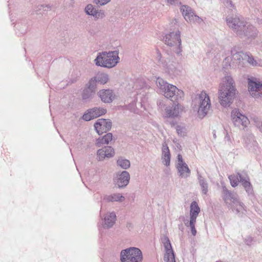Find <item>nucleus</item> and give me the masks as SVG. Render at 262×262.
Returning a JSON list of instances; mask_svg holds the SVG:
<instances>
[{"label":"nucleus","instance_id":"nucleus-1","mask_svg":"<svg viewBox=\"0 0 262 262\" xmlns=\"http://www.w3.org/2000/svg\"><path fill=\"white\" fill-rule=\"evenodd\" d=\"M236 89L234 81L230 76L222 79L218 90V98L221 105L229 106L235 97Z\"/></svg>","mask_w":262,"mask_h":262},{"label":"nucleus","instance_id":"nucleus-2","mask_svg":"<svg viewBox=\"0 0 262 262\" xmlns=\"http://www.w3.org/2000/svg\"><path fill=\"white\" fill-rule=\"evenodd\" d=\"M156 83L160 93H162L166 98L173 102H178L182 100L184 97L183 91L175 85L168 83L160 77L157 78Z\"/></svg>","mask_w":262,"mask_h":262},{"label":"nucleus","instance_id":"nucleus-3","mask_svg":"<svg viewBox=\"0 0 262 262\" xmlns=\"http://www.w3.org/2000/svg\"><path fill=\"white\" fill-rule=\"evenodd\" d=\"M118 54V51H117L99 52L94 60V62L98 67L108 69L114 68L119 61Z\"/></svg>","mask_w":262,"mask_h":262},{"label":"nucleus","instance_id":"nucleus-4","mask_svg":"<svg viewBox=\"0 0 262 262\" xmlns=\"http://www.w3.org/2000/svg\"><path fill=\"white\" fill-rule=\"evenodd\" d=\"M142 251L138 248L130 247L121 251V262H142Z\"/></svg>","mask_w":262,"mask_h":262},{"label":"nucleus","instance_id":"nucleus-5","mask_svg":"<svg viewBox=\"0 0 262 262\" xmlns=\"http://www.w3.org/2000/svg\"><path fill=\"white\" fill-rule=\"evenodd\" d=\"M259 34V31L254 25L246 22L244 28L243 29L239 37L247 42H251L256 38Z\"/></svg>","mask_w":262,"mask_h":262},{"label":"nucleus","instance_id":"nucleus-6","mask_svg":"<svg viewBox=\"0 0 262 262\" xmlns=\"http://www.w3.org/2000/svg\"><path fill=\"white\" fill-rule=\"evenodd\" d=\"M164 40L167 46L175 47L177 48L176 52L177 54L181 52V39L180 32L179 30L166 34L164 37Z\"/></svg>","mask_w":262,"mask_h":262},{"label":"nucleus","instance_id":"nucleus-7","mask_svg":"<svg viewBox=\"0 0 262 262\" xmlns=\"http://www.w3.org/2000/svg\"><path fill=\"white\" fill-rule=\"evenodd\" d=\"M231 116L234 126L240 129H245L250 123L248 118L238 109L235 108L232 110Z\"/></svg>","mask_w":262,"mask_h":262},{"label":"nucleus","instance_id":"nucleus-8","mask_svg":"<svg viewBox=\"0 0 262 262\" xmlns=\"http://www.w3.org/2000/svg\"><path fill=\"white\" fill-rule=\"evenodd\" d=\"M199 107L198 114L200 117H204L208 113L210 106V100L209 96L204 92H202L199 96Z\"/></svg>","mask_w":262,"mask_h":262},{"label":"nucleus","instance_id":"nucleus-9","mask_svg":"<svg viewBox=\"0 0 262 262\" xmlns=\"http://www.w3.org/2000/svg\"><path fill=\"white\" fill-rule=\"evenodd\" d=\"M246 22L237 16L226 18L227 25L237 36H239L243 29L244 28Z\"/></svg>","mask_w":262,"mask_h":262},{"label":"nucleus","instance_id":"nucleus-10","mask_svg":"<svg viewBox=\"0 0 262 262\" xmlns=\"http://www.w3.org/2000/svg\"><path fill=\"white\" fill-rule=\"evenodd\" d=\"M222 197L228 208H232L233 203L238 202L237 194L229 190L223 184H222Z\"/></svg>","mask_w":262,"mask_h":262},{"label":"nucleus","instance_id":"nucleus-11","mask_svg":"<svg viewBox=\"0 0 262 262\" xmlns=\"http://www.w3.org/2000/svg\"><path fill=\"white\" fill-rule=\"evenodd\" d=\"M248 90L251 95L255 98H258L262 94V83L256 78L251 77L248 79Z\"/></svg>","mask_w":262,"mask_h":262},{"label":"nucleus","instance_id":"nucleus-12","mask_svg":"<svg viewBox=\"0 0 262 262\" xmlns=\"http://www.w3.org/2000/svg\"><path fill=\"white\" fill-rule=\"evenodd\" d=\"M237 173L239 182L242 184L246 192L249 195H253V187L250 182V178L247 172L243 170L241 172H238Z\"/></svg>","mask_w":262,"mask_h":262},{"label":"nucleus","instance_id":"nucleus-13","mask_svg":"<svg viewBox=\"0 0 262 262\" xmlns=\"http://www.w3.org/2000/svg\"><path fill=\"white\" fill-rule=\"evenodd\" d=\"M162 241L165 250V253L163 257L164 261L176 262L174 252L169 238L167 236H165Z\"/></svg>","mask_w":262,"mask_h":262},{"label":"nucleus","instance_id":"nucleus-14","mask_svg":"<svg viewBox=\"0 0 262 262\" xmlns=\"http://www.w3.org/2000/svg\"><path fill=\"white\" fill-rule=\"evenodd\" d=\"M95 128L99 135L106 133L112 127V122L110 120L99 119L94 124Z\"/></svg>","mask_w":262,"mask_h":262},{"label":"nucleus","instance_id":"nucleus-15","mask_svg":"<svg viewBox=\"0 0 262 262\" xmlns=\"http://www.w3.org/2000/svg\"><path fill=\"white\" fill-rule=\"evenodd\" d=\"M115 155L114 148L111 146H105L99 149L97 152V158L98 161H102L105 158H110L113 157Z\"/></svg>","mask_w":262,"mask_h":262},{"label":"nucleus","instance_id":"nucleus-16","mask_svg":"<svg viewBox=\"0 0 262 262\" xmlns=\"http://www.w3.org/2000/svg\"><path fill=\"white\" fill-rule=\"evenodd\" d=\"M247 53H244L242 51H237L236 48H233L231 50V54L232 55V60L234 62L238 64L239 66L243 67V61L246 60V55Z\"/></svg>","mask_w":262,"mask_h":262},{"label":"nucleus","instance_id":"nucleus-17","mask_svg":"<svg viewBox=\"0 0 262 262\" xmlns=\"http://www.w3.org/2000/svg\"><path fill=\"white\" fill-rule=\"evenodd\" d=\"M97 95L101 101L104 103H111L115 98L113 91L110 89L101 90L98 92Z\"/></svg>","mask_w":262,"mask_h":262},{"label":"nucleus","instance_id":"nucleus-18","mask_svg":"<svg viewBox=\"0 0 262 262\" xmlns=\"http://www.w3.org/2000/svg\"><path fill=\"white\" fill-rule=\"evenodd\" d=\"M130 175L127 171H123L120 174L117 176L115 181L116 185L118 188H123L129 183Z\"/></svg>","mask_w":262,"mask_h":262},{"label":"nucleus","instance_id":"nucleus-19","mask_svg":"<svg viewBox=\"0 0 262 262\" xmlns=\"http://www.w3.org/2000/svg\"><path fill=\"white\" fill-rule=\"evenodd\" d=\"M116 215L114 212L107 213L103 219V226L105 228H110L115 223Z\"/></svg>","mask_w":262,"mask_h":262},{"label":"nucleus","instance_id":"nucleus-20","mask_svg":"<svg viewBox=\"0 0 262 262\" xmlns=\"http://www.w3.org/2000/svg\"><path fill=\"white\" fill-rule=\"evenodd\" d=\"M181 110V105L179 104H175L171 106L166 107L165 109V116L166 117H178Z\"/></svg>","mask_w":262,"mask_h":262},{"label":"nucleus","instance_id":"nucleus-21","mask_svg":"<svg viewBox=\"0 0 262 262\" xmlns=\"http://www.w3.org/2000/svg\"><path fill=\"white\" fill-rule=\"evenodd\" d=\"M197 178L203 194L207 195L208 192L209 185L206 179L197 171Z\"/></svg>","mask_w":262,"mask_h":262},{"label":"nucleus","instance_id":"nucleus-22","mask_svg":"<svg viewBox=\"0 0 262 262\" xmlns=\"http://www.w3.org/2000/svg\"><path fill=\"white\" fill-rule=\"evenodd\" d=\"M176 168L180 177L182 178H187L190 176L191 171L186 163L176 165Z\"/></svg>","mask_w":262,"mask_h":262},{"label":"nucleus","instance_id":"nucleus-23","mask_svg":"<svg viewBox=\"0 0 262 262\" xmlns=\"http://www.w3.org/2000/svg\"><path fill=\"white\" fill-rule=\"evenodd\" d=\"M185 19L190 23H198L201 24L203 22V19L195 15L193 11L188 13L187 15L185 14Z\"/></svg>","mask_w":262,"mask_h":262},{"label":"nucleus","instance_id":"nucleus-24","mask_svg":"<svg viewBox=\"0 0 262 262\" xmlns=\"http://www.w3.org/2000/svg\"><path fill=\"white\" fill-rule=\"evenodd\" d=\"M125 200L124 196H123L121 193H113L110 195H105L104 197V200L107 202H122Z\"/></svg>","mask_w":262,"mask_h":262},{"label":"nucleus","instance_id":"nucleus-25","mask_svg":"<svg viewBox=\"0 0 262 262\" xmlns=\"http://www.w3.org/2000/svg\"><path fill=\"white\" fill-rule=\"evenodd\" d=\"M246 60L252 67H262V60L258 58H254L250 52L247 53Z\"/></svg>","mask_w":262,"mask_h":262},{"label":"nucleus","instance_id":"nucleus-26","mask_svg":"<svg viewBox=\"0 0 262 262\" xmlns=\"http://www.w3.org/2000/svg\"><path fill=\"white\" fill-rule=\"evenodd\" d=\"M113 140V135L112 133H107L102 137H100L97 139L96 142V146L100 147L103 144H108L110 141Z\"/></svg>","mask_w":262,"mask_h":262},{"label":"nucleus","instance_id":"nucleus-27","mask_svg":"<svg viewBox=\"0 0 262 262\" xmlns=\"http://www.w3.org/2000/svg\"><path fill=\"white\" fill-rule=\"evenodd\" d=\"M94 77L96 80V82L101 84H105L110 79L108 75L104 73H98Z\"/></svg>","mask_w":262,"mask_h":262},{"label":"nucleus","instance_id":"nucleus-28","mask_svg":"<svg viewBox=\"0 0 262 262\" xmlns=\"http://www.w3.org/2000/svg\"><path fill=\"white\" fill-rule=\"evenodd\" d=\"M230 208L233 210H235L237 213H239V214H245L246 212L244 204L241 202L239 199L238 202L237 203H233L232 207Z\"/></svg>","mask_w":262,"mask_h":262},{"label":"nucleus","instance_id":"nucleus-29","mask_svg":"<svg viewBox=\"0 0 262 262\" xmlns=\"http://www.w3.org/2000/svg\"><path fill=\"white\" fill-rule=\"evenodd\" d=\"M95 92V91L85 87L83 90L82 98L83 100H90L94 97Z\"/></svg>","mask_w":262,"mask_h":262},{"label":"nucleus","instance_id":"nucleus-30","mask_svg":"<svg viewBox=\"0 0 262 262\" xmlns=\"http://www.w3.org/2000/svg\"><path fill=\"white\" fill-rule=\"evenodd\" d=\"M90 112H92V117L94 119L105 114L106 110L102 108L94 107L90 109Z\"/></svg>","mask_w":262,"mask_h":262},{"label":"nucleus","instance_id":"nucleus-31","mask_svg":"<svg viewBox=\"0 0 262 262\" xmlns=\"http://www.w3.org/2000/svg\"><path fill=\"white\" fill-rule=\"evenodd\" d=\"M117 164L118 166L124 169H128L130 166V161L128 160L124 159L122 157H120L118 158L117 161Z\"/></svg>","mask_w":262,"mask_h":262},{"label":"nucleus","instance_id":"nucleus-32","mask_svg":"<svg viewBox=\"0 0 262 262\" xmlns=\"http://www.w3.org/2000/svg\"><path fill=\"white\" fill-rule=\"evenodd\" d=\"M190 208V215H193L198 216L200 212V208L195 201H193L191 203Z\"/></svg>","mask_w":262,"mask_h":262},{"label":"nucleus","instance_id":"nucleus-33","mask_svg":"<svg viewBox=\"0 0 262 262\" xmlns=\"http://www.w3.org/2000/svg\"><path fill=\"white\" fill-rule=\"evenodd\" d=\"M156 59L159 64L162 65L163 67L167 66V60L163 57L158 49L156 50Z\"/></svg>","mask_w":262,"mask_h":262},{"label":"nucleus","instance_id":"nucleus-34","mask_svg":"<svg viewBox=\"0 0 262 262\" xmlns=\"http://www.w3.org/2000/svg\"><path fill=\"white\" fill-rule=\"evenodd\" d=\"M97 83L96 80H95V78L93 77L89 80L85 87L89 89V90H92L96 92Z\"/></svg>","mask_w":262,"mask_h":262},{"label":"nucleus","instance_id":"nucleus-35","mask_svg":"<svg viewBox=\"0 0 262 262\" xmlns=\"http://www.w3.org/2000/svg\"><path fill=\"white\" fill-rule=\"evenodd\" d=\"M228 179L230 180L231 185L233 187H235L236 186H237L238 185L239 179H238L237 174L236 176L230 175L228 177Z\"/></svg>","mask_w":262,"mask_h":262},{"label":"nucleus","instance_id":"nucleus-36","mask_svg":"<svg viewBox=\"0 0 262 262\" xmlns=\"http://www.w3.org/2000/svg\"><path fill=\"white\" fill-rule=\"evenodd\" d=\"M124 109L128 110L131 112L136 114L138 113V110L136 107L135 101H133L127 105L124 106Z\"/></svg>","mask_w":262,"mask_h":262},{"label":"nucleus","instance_id":"nucleus-37","mask_svg":"<svg viewBox=\"0 0 262 262\" xmlns=\"http://www.w3.org/2000/svg\"><path fill=\"white\" fill-rule=\"evenodd\" d=\"M176 130L178 134L181 137H184L186 135V129L184 126L177 125L176 126Z\"/></svg>","mask_w":262,"mask_h":262},{"label":"nucleus","instance_id":"nucleus-38","mask_svg":"<svg viewBox=\"0 0 262 262\" xmlns=\"http://www.w3.org/2000/svg\"><path fill=\"white\" fill-rule=\"evenodd\" d=\"M249 141H251L250 143H249L247 140L246 141V146H247L249 149H250L252 146H257V142L254 140V137L253 135H250L249 136Z\"/></svg>","mask_w":262,"mask_h":262},{"label":"nucleus","instance_id":"nucleus-39","mask_svg":"<svg viewBox=\"0 0 262 262\" xmlns=\"http://www.w3.org/2000/svg\"><path fill=\"white\" fill-rule=\"evenodd\" d=\"M105 12L104 10H99L98 11H97V12L93 15V17L95 18V19H102L105 17Z\"/></svg>","mask_w":262,"mask_h":262},{"label":"nucleus","instance_id":"nucleus-40","mask_svg":"<svg viewBox=\"0 0 262 262\" xmlns=\"http://www.w3.org/2000/svg\"><path fill=\"white\" fill-rule=\"evenodd\" d=\"M180 10L184 17H185V14L187 15L188 13L192 11L191 7L186 5H183L181 6Z\"/></svg>","mask_w":262,"mask_h":262},{"label":"nucleus","instance_id":"nucleus-41","mask_svg":"<svg viewBox=\"0 0 262 262\" xmlns=\"http://www.w3.org/2000/svg\"><path fill=\"white\" fill-rule=\"evenodd\" d=\"M162 160L163 163L168 166L170 165V155H162Z\"/></svg>","mask_w":262,"mask_h":262},{"label":"nucleus","instance_id":"nucleus-42","mask_svg":"<svg viewBox=\"0 0 262 262\" xmlns=\"http://www.w3.org/2000/svg\"><path fill=\"white\" fill-rule=\"evenodd\" d=\"M95 7L91 4H88L85 8H84V12L85 13L89 15L90 14H93L92 11L94 10Z\"/></svg>","mask_w":262,"mask_h":262},{"label":"nucleus","instance_id":"nucleus-43","mask_svg":"<svg viewBox=\"0 0 262 262\" xmlns=\"http://www.w3.org/2000/svg\"><path fill=\"white\" fill-rule=\"evenodd\" d=\"M82 119L86 121H90L94 119L93 117H92V112H90V109L88 110L86 112L83 114Z\"/></svg>","mask_w":262,"mask_h":262},{"label":"nucleus","instance_id":"nucleus-44","mask_svg":"<svg viewBox=\"0 0 262 262\" xmlns=\"http://www.w3.org/2000/svg\"><path fill=\"white\" fill-rule=\"evenodd\" d=\"M111 0H94V3L98 6H102L106 5Z\"/></svg>","mask_w":262,"mask_h":262},{"label":"nucleus","instance_id":"nucleus-45","mask_svg":"<svg viewBox=\"0 0 262 262\" xmlns=\"http://www.w3.org/2000/svg\"><path fill=\"white\" fill-rule=\"evenodd\" d=\"M197 217L196 215H190V221L189 222L185 223V225L188 227V225H195Z\"/></svg>","mask_w":262,"mask_h":262},{"label":"nucleus","instance_id":"nucleus-46","mask_svg":"<svg viewBox=\"0 0 262 262\" xmlns=\"http://www.w3.org/2000/svg\"><path fill=\"white\" fill-rule=\"evenodd\" d=\"M168 70L169 73H174L176 71V67L174 64H168L167 62V66L165 67Z\"/></svg>","mask_w":262,"mask_h":262},{"label":"nucleus","instance_id":"nucleus-47","mask_svg":"<svg viewBox=\"0 0 262 262\" xmlns=\"http://www.w3.org/2000/svg\"><path fill=\"white\" fill-rule=\"evenodd\" d=\"M170 155L169 148L166 143L162 145V155Z\"/></svg>","mask_w":262,"mask_h":262},{"label":"nucleus","instance_id":"nucleus-48","mask_svg":"<svg viewBox=\"0 0 262 262\" xmlns=\"http://www.w3.org/2000/svg\"><path fill=\"white\" fill-rule=\"evenodd\" d=\"M167 4L172 6H179L181 4L180 0H166Z\"/></svg>","mask_w":262,"mask_h":262},{"label":"nucleus","instance_id":"nucleus-49","mask_svg":"<svg viewBox=\"0 0 262 262\" xmlns=\"http://www.w3.org/2000/svg\"><path fill=\"white\" fill-rule=\"evenodd\" d=\"M253 242V238L250 236L246 237L245 239V243L246 245L250 246Z\"/></svg>","mask_w":262,"mask_h":262},{"label":"nucleus","instance_id":"nucleus-50","mask_svg":"<svg viewBox=\"0 0 262 262\" xmlns=\"http://www.w3.org/2000/svg\"><path fill=\"white\" fill-rule=\"evenodd\" d=\"M182 164H186V163L183 161L182 156L180 154H179L178 155V163L177 165H179V164L182 165Z\"/></svg>","mask_w":262,"mask_h":262},{"label":"nucleus","instance_id":"nucleus-51","mask_svg":"<svg viewBox=\"0 0 262 262\" xmlns=\"http://www.w3.org/2000/svg\"><path fill=\"white\" fill-rule=\"evenodd\" d=\"M189 226L190 228L192 235L195 236L196 234V230L195 228V225H188V227Z\"/></svg>","mask_w":262,"mask_h":262},{"label":"nucleus","instance_id":"nucleus-52","mask_svg":"<svg viewBox=\"0 0 262 262\" xmlns=\"http://www.w3.org/2000/svg\"><path fill=\"white\" fill-rule=\"evenodd\" d=\"M224 3L227 7H233L231 0H225Z\"/></svg>","mask_w":262,"mask_h":262},{"label":"nucleus","instance_id":"nucleus-53","mask_svg":"<svg viewBox=\"0 0 262 262\" xmlns=\"http://www.w3.org/2000/svg\"><path fill=\"white\" fill-rule=\"evenodd\" d=\"M257 21L259 25L262 24V15L260 16L259 18H257Z\"/></svg>","mask_w":262,"mask_h":262},{"label":"nucleus","instance_id":"nucleus-54","mask_svg":"<svg viewBox=\"0 0 262 262\" xmlns=\"http://www.w3.org/2000/svg\"><path fill=\"white\" fill-rule=\"evenodd\" d=\"M257 127L262 132V122H260L259 124H257Z\"/></svg>","mask_w":262,"mask_h":262},{"label":"nucleus","instance_id":"nucleus-55","mask_svg":"<svg viewBox=\"0 0 262 262\" xmlns=\"http://www.w3.org/2000/svg\"><path fill=\"white\" fill-rule=\"evenodd\" d=\"M99 10H97L95 8H94V10L92 11L93 14H90L89 15L93 16V15L95 14L96 12H97V11H98Z\"/></svg>","mask_w":262,"mask_h":262},{"label":"nucleus","instance_id":"nucleus-56","mask_svg":"<svg viewBox=\"0 0 262 262\" xmlns=\"http://www.w3.org/2000/svg\"><path fill=\"white\" fill-rule=\"evenodd\" d=\"M71 2H74L75 0H70Z\"/></svg>","mask_w":262,"mask_h":262}]
</instances>
